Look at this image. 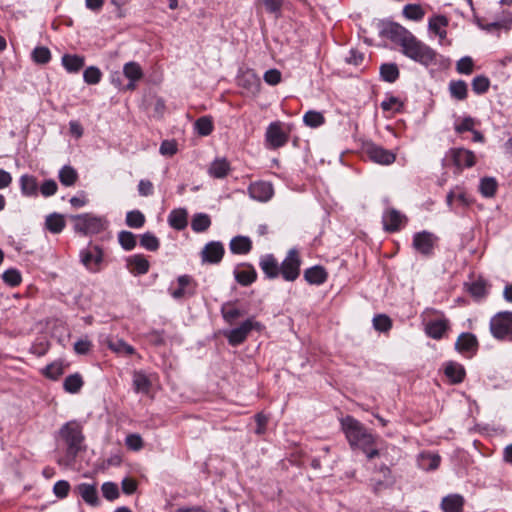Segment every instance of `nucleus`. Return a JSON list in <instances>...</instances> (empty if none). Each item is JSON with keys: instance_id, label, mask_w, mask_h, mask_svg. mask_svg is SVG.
I'll use <instances>...</instances> for the list:
<instances>
[{"instance_id": "412c9836", "label": "nucleus", "mask_w": 512, "mask_h": 512, "mask_svg": "<svg viewBox=\"0 0 512 512\" xmlns=\"http://www.w3.org/2000/svg\"><path fill=\"white\" fill-rule=\"evenodd\" d=\"M387 35L393 42L402 47L408 40V37H411L413 34L399 24H391L387 29Z\"/></svg>"}, {"instance_id": "1a4fd4ad", "label": "nucleus", "mask_w": 512, "mask_h": 512, "mask_svg": "<svg viewBox=\"0 0 512 512\" xmlns=\"http://www.w3.org/2000/svg\"><path fill=\"white\" fill-rule=\"evenodd\" d=\"M449 156L459 171L465 167L470 168L476 163L474 152L465 148H452L449 150Z\"/></svg>"}, {"instance_id": "6ab92c4d", "label": "nucleus", "mask_w": 512, "mask_h": 512, "mask_svg": "<svg viewBox=\"0 0 512 512\" xmlns=\"http://www.w3.org/2000/svg\"><path fill=\"white\" fill-rule=\"evenodd\" d=\"M75 490L82 497V499L91 506H96L99 503L98 493L95 485L82 483L79 484Z\"/></svg>"}, {"instance_id": "e433bc0d", "label": "nucleus", "mask_w": 512, "mask_h": 512, "mask_svg": "<svg viewBox=\"0 0 512 512\" xmlns=\"http://www.w3.org/2000/svg\"><path fill=\"white\" fill-rule=\"evenodd\" d=\"M381 78L389 83L395 82L399 77V69L394 63H385L380 67Z\"/></svg>"}, {"instance_id": "603ef678", "label": "nucleus", "mask_w": 512, "mask_h": 512, "mask_svg": "<svg viewBox=\"0 0 512 512\" xmlns=\"http://www.w3.org/2000/svg\"><path fill=\"white\" fill-rule=\"evenodd\" d=\"M489 86L490 80L484 75L476 76L472 80V89L476 94H483L487 92Z\"/></svg>"}, {"instance_id": "864d4df0", "label": "nucleus", "mask_w": 512, "mask_h": 512, "mask_svg": "<svg viewBox=\"0 0 512 512\" xmlns=\"http://www.w3.org/2000/svg\"><path fill=\"white\" fill-rule=\"evenodd\" d=\"M304 123L309 127H318L324 123V116L317 111H308L303 117Z\"/></svg>"}, {"instance_id": "37998d69", "label": "nucleus", "mask_w": 512, "mask_h": 512, "mask_svg": "<svg viewBox=\"0 0 512 512\" xmlns=\"http://www.w3.org/2000/svg\"><path fill=\"white\" fill-rule=\"evenodd\" d=\"M497 181L492 177H484L480 182V192L485 197H493L497 190Z\"/></svg>"}, {"instance_id": "338daca9", "label": "nucleus", "mask_w": 512, "mask_h": 512, "mask_svg": "<svg viewBox=\"0 0 512 512\" xmlns=\"http://www.w3.org/2000/svg\"><path fill=\"white\" fill-rule=\"evenodd\" d=\"M262 3L269 13L275 14L276 17L280 15L283 0H262Z\"/></svg>"}, {"instance_id": "4c0bfd02", "label": "nucleus", "mask_w": 512, "mask_h": 512, "mask_svg": "<svg viewBox=\"0 0 512 512\" xmlns=\"http://www.w3.org/2000/svg\"><path fill=\"white\" fill-rule=\"evenodd\" d=\"M211 225L210 217L205 213H198L193 216L191 228L193 231L200 233L206 231Z\"/></svg>"}, {"instance_id": "9d476101", "label": "nucleus", "mask_w": 512, "mask_h": 512, "mask_svg": "<svg viewBox=\"0 0 512 512\" xmlns=\"http://www.w3.org/2000/svg\"><path fill=\"white\" fill-rule=\"evenodd\" d=\"M436 241L434 234L428 231L418 232L413 237V247L422 255L429 256L433 253Z\"/></svg>"}, {"instance_id": "680f3d73", "label": "nucleus", "mask_w": 512, "mask_h": 512, "mask_svg": "<svg viewBox=\"0 0 512 512\" xmlns=\"http://www.w3.org/2000/svg\"><path fill=\"white\" fill-rule=\"evenodd\" d=\"M102 493L103 496L109 501L115 500L119 497L118 486L112 482H106L102 485Z\"/></svg>"}, {"instance_id": "0eeeda50", "label": "nucleus", "mask_w": 512, "mask_h": 512, "mask_svg": "<svg viewBox=\"0 0 512 512\" xmlns=\"http://www.w3.org/2000/svg\"><path fill=\"white\" fill-rule=\"evenodd\" d=\"M261 330L262 324L260 322L255 321L253 318H249L245 320L239 327L232 329L227 334V339L229 344L232 346H237L243 343L251 330Z\"/></svg>"}, {"instance_id": "49530a36", "label": "nucleus", "mask_w": 512, "mask_h": 512, "mask_svg": "<svg viewBox=\"0 0 512 512\" xmlns=\"http://www.w3.org/2000/svg\"><path fill=\"white\" fill-rule=\"evenodd\" d=\"M140 245L149 251H156L158 250L160 243L154 234L146 232L141 236Z\"/></svg>"}, {"instance_id": "7ed1b4c3", "label": "nucleus", "mask_w": 512, "mask_h": 512, "mask_svg": "<svg viewBox=\"0 0 512 512\" xmlns=\"http://www.w3.org/2000/svg\"><path fill=\"white\" fill-rule=\"evenodd\" d=\"M401 48L405 56L425 66L430 65L436 59V52L418 40L414 35L408 37V40Z\"/></svg>"}, {"instance_id": "f3484780", "label": "nucleus", "mask_w": 512, "mask_h": 512, "mask_svg": "<svg viewBox=\"0 0 512 512\" xmlns=\"http://www.w3.org/2000/svg\"><path fill=\"white\" fill-rule=\"evenodd\" d=\"M259 266L269 279H274L280 274V265L271 254L263 256L260 259Z\"/></svg>"}, {"instance_id": "72a5a7b5", "label": "nucleus", "mask_w": 512, "mask_h": 512, "mask_svg": "<svg viewBox=\"0 0 512 512\" xmlns=\"http://www.w3.org/2000/svg\"><path fill=\"white\" fill-rule=\"evenodd\" d=\"M65 224L64 217L57 213L50 214L45 221L46 228L54 234L60 233L64 229Z\"/></svg>"}, {"instance_id": "f257e3e1", "label": "nucleus", "mask_w": 512, "mask_h": 512, "mask_svg": "<svg viewBox=\"0 0 512 512\" xmlns=\"http://www.w3.org/2000/svg\"><path fill=\"white\" fill-rule=\"evenodd\" d=\"M59 436L67 445V457L74 460L78 453L84 449V435L82 425L72 420L65 423L59 430Z\"/></svg>"}, {"instance_id": "bb28decb", "label": "nucleus", "mask_w": 512, "mask_h": 512, "mask_svg": "<svg viewBox=\"0 0 512 512\" xmlns=\"http://www.w3.org/2000/svg\"><path fill=\"white\" fill-rule=\"evenodd\" d=\"M107 346L115 353L120 355H132L135 353V349L127 344L123 339L106 338L104 341Z\"/></svg>"}, {"instance_id": "ea45409f", "label": "nucleus", "mask_w": 512, "mask_h": 512, "mask_svg": "<svg viewBox=\"0 0 512 512\" xmlns=\"http://www.w3.org/2000/svg\"><path fill=\"white\" fill-rule=\"evenodd\" d=\"M123 73L129 81H138L143 77V71L136 62H128L124 65Z\"/></svg>"}, {"instance_id": "423d86ee", "label": "nucleus", "mask_w": 512, "mask_h": 512, "mask_svg": "<svg viewBox=\"0 0 512 512\" xmlns=\"http://www.w3.org/2000/svg\"><path fill=\"white\" fill-rule=\"evenodd\" d=\"M300 265L301 260L298 252L291 249L280 265V274L286 281H295L300 274Z\"/></svg>"}, {"instance_id": "69168bd1", "label": "nucleus", "mask_w": 512, "mask_h": 512, "mask_svg": "<svg viewBox=\"0 0 512 512\" xmlns=\"http://www.w3.org/2000/svg\"><path fill=\"white\" fill-rule=\"evenodd\" d=\"M403 104L397 97L391 96L387 100L381 103V108L384 111L394 110L395 112H399L402 108Z\"/></svg>"}, {"instance_id": "de8ad7c7", "label": "nucleus", "mask_w": 512, "mask_h": 512, "mask_svg": "<svg viewBox=\"0 0 512 512\" xmlns=\"http://www.w3.org/2000/svg\"><path fill=\"white\" fill-rule=\"evenodd\" d=\"M120 245L125 250H132L136 246V237L132 232L121 231L118 235Z\"/></svg>"}, {"instance_id": "8fccbe9b", "label": "nucleus", "mask_w": 512, "mask_h": 512, "mask_svg": "<svg viewBox=\"0 0 512 512\" xmlns=\"http://www.w3.org/2000/svg\"><path fill=\"white\" fill-rule=\"evenodd\" d=\"M373 326L380 332H387L392 327V321L387 315L379 314L373 318Z\"/></svg>"}, {"instance_id": "ddd939ff", "label": "nucleus", "mask_w": 512, "mask_h": 512, "mask_svg": "<svg viewBox=\"0 0 512 512\" xmlns=\"http://www.w3.org/2000/svg\"><path fill=\"white\" fill-rule=\"evenodd\" d=\"M223 255L224 247L222 243L217 241L207 243L201 252L202 261L211 264L219 263Z\"/></svg>"}, {"instance_id": "f8f14e48", "label": "nucleus", "mask_w": 512, "mask_h": 512, "mask_svg": "<svg viewBox=\"0 0 512 512\" xmlns=\"http://www.w3.org/2000/svg\"><path fill=\"white\" fill-rule=\"evenodd\" d=\"M266 141L274 149L280 148L288 142V135L282 130L280 122H273L268 126Z\"/></svg>"}, {"instance_id": "b1692460", "label": "nucleus", "mask_w": 512, "mask_h": 512, "mask_svg": "<svg viewBox=\"0 0 512 512\" xmlns=\"http://www.w3.org/2000/svg\"><path fill=\"white\" fill-rule=\"evenodd\" d=\"M464 499L459 494H451L443 498L441 507L444 512H462Z\"/></svg>"}, {"instance_id": "393cba45", "label": "nucleus", "mask_w": 512, "mask_h": 512, "mask_svg": "<svg viewBox=\"0 0 512 512\" xmlns=\"http://www.w3.org/2000/svg\"><path fill=\"white\" fill-rule=\"evenodd\" d=\"M305 280L310 284L320 285L327 279V272L322 266H313L304 272Z\"/></svg>"}, {"instance_id": "a211bd4d", "label": "nucleus", "mask_w": 512, "mask_h": 512, "mask_svg": "<svg viewBox=\"0 0 512 512\" xmlns=\"http://www.w3.org/2000/svg\"><path fill=\"white\" fill-rule=\"evenodd\" d=\"M449 327L447 319H436L428 322L425 327L426 334L433 339H441Z\"/></svg>"}, {"instance_id": "4be33fe9", "label": "nucleus", "mask_w": 512, "mask_h": 512, "mask_svg": "<svg viewBox=\"0 0 512 512\" xmlns=\"http://www.w3.org/2000/svg\"><path fill=\"white\" fill-rule=\"evenodd\" d=\"M127 265L131 273L135 275L146 274L149 271V261L143 255H133L127 259Z\"/></svg>"}, {"instance_id": "052dcab7", "label": "nucleus", "mask_w": 512, "mask_h": 512, "mask_svg": "<svg viewBox=\"0 0 512 512\" xmlns=\"http://www.w3.org/2000/svg\"><path fill=\"white\" fill-rule=\"evenodd\" d=\"M191 277L188 275H182L178 277V285L179 287L172 292V296L175 299H180L186 295V287L191 283Z\"/></svg>"}, {"instance_id": "5fc2aeb1", "label": "nucleus", "mask_w": 512, "mask_h": 512, "mask_svg": "<svg viewBox=\"0 0 512 512\" xmlns=\"http://www.w3.org/2000/svg\"><path fill=\"white\" fill-rule=\"evenodd\" d=\"M2 279L6 284H8L11 287L18 286L22 281L21 274L17 269L6 270L2 275Z\"/></svg>"}, {"instance_id": "2f4dec72", "label": "nucleus", "mask_w": 512, "mask_h": 512, "mask_svg": "<svg viewBox=\"0 0 512 512\" xmlns=\"http://www.w3.org/2000/svg\"><path fill=\"white\" fill-rule=\"evenodd\" d=\"M133 386L136 392L148 393L151 388V381L143 371H134Z\"/></svg>"}, {"instance_id": "a19ab883", "label": "nucleus", "mask_w": 512, "mask_h": 512, "mask_svg": "<svg viewBox=\"0 0 512 512\" xmlns=\"http://www.w3.org/2000/svg\"><path fill=\"white\" fill-rule=\"evenodd\" d=\"M403 15L409 20L419 21L424 17L425 11L419 4H407L403 8Z\"/></svg>"}, {"instance_id": "774afa93", "label": "nucleus", "mask_w": 512, "mask_h": 512, "mask_svg": "<svg viewBox=\"0 0 512 512\" xmlns=\"http://www.w3.org/2000/svg\"><path fill=\"white\" fill-rule=\"evenodd\" d=\"M70 490V484L65 480H60L55 483L53 492L58 498H65Z\"/></svg>"}, {"instance_id": "13d9d810", "label": "nucleus", "mask_w": 512, "mask_h": 512, "mask_svg": "<svg viewBox=\"0 0 512 512\" xmlns=\"http://www.w3.org/2000/svg\"><path fill=\"white\" fill-rule=\"evenodd\" d=\"M63 365L60 362H53L44 369V375L52 380H57L63 374Z\"/></svg>"}, {"instance_id": "9b49d317", "label": "nucleus", "mask_w": 512, "mask_h": 512, "mask_svg": "<svg viewBox=\"0 0 512 512\" xmlns=\"http://www.w3.org/2000/svg\"><path fill=\"white\" fill-rule=\"evenodd\" d=\"M81 262L92 272L100 270V264L103 261V252L99 246H93L91 249L83 250L80 253Z\"/></svg>"}, {"instance_id": "58836bf2", "label": "nucleus", "mask_w": 512, "mask_h": 512, "mask_svg": "<svg viewBox=\"0 0 512 512\" xmlns=\"http://www.w3.org/2000/svg\"><path fill=\"white\" fill-rule=\"evenodd\" d=\"M83 379L79 373L69 375L65 378L63 386L65 391L69 393H77L83 386Z\"/></svg>"}, {"instance_id": "f03ea898", "label": "nucleus", "mask_w": 512, "mask_h": 512, "mask_svg": "<svg viewBox=\"0 0 512 512\" xmlns=\"http://www.w3.org/2000/svg\"><path fill=\"white\" fill-rule=\"evenodd\" d=\"M342 429L345 432L351 446H359L362 449L374 443V437L367 429L352 416H346L341 420Z\"/></svg>"}, {"instance_id": "cd10ccee", "label": "nucleus", "mask_w": 512, "mask_h": 512, "mask_svg": "<svg viewBox=\"0 0 512 512\" xmlns=\"http://www.w3.org/2000/svg\"><path fill=\"white\" fill-rule=\"evenodd\" d=\"M252 249V242L246 236H236L230 241V250L234 254H247Z\"/></svg>"}, {"instance_id": "c9c22d12", "label": "nucleus", "mask_w": 512, "mask_h": 512, "mask_svg": "<svg viewBox=\"0 0 512 512\" xmlns=\"http://www.w3.org/2000/svg\"><path fill=\"white\" fill-rule=\"evenodd\" d=\"M223 318L229 324H232L237 318L245 315L243 310L238 309L232 303H225L221 308Z\"/></svg>"}, {"instance_id": "a18cd8bd", "label": "nucleus", "mask_w": 512, "mask_h": 512, "mask_svg": "<svg viewBox=\"0 0 512 512\" xmlns=\"http://www.w3.org/2000/svg\"><path fill=\"white\" fill-rule=\"evenodd\" d=\"M126 223L131 228H140L145 223V216L138 210L130 211L126 215Z\"/></svg>"}, {"instance_id": "c03bdc74", "label": "nucleus", "mask_w": 512, "mask_h": 512, "mask_svg": "<svg viewBox=\"0 0 512 512\" xmlns=\"http://www.w3.org/2000/svg\"><path fill=\"white\" fill-rule=\"evenodd\" d=\"M421 466L427 470H435L439 467L441 458L437 454L422 453L420 456Z\"/></svg>"}, {"instance_id": "473e14b6", "label": "nucleus", "mask_w": 512, "mask_h": 512, "mask_svg": "<svg viewBox=\"0 0 512 512\" xmlns=\"http://www.w3.org/2000/svg\"><path fill=\"white\" fill-rule=\"evenodd\" d=\"M78 178V173L72 166L65 165L59 171V180L64 186H73Z\"/></svg>"}, {"instance_id": "09e8293b", "label": "nucleus", "mask_w": 512, "mask_h": 512, "mask_svg": "<svg viewBox=\"0 0 512 512\" xmlns=\"http://www.w3.org/2000/svg\"><path fill=\"white\" fill-rule=\"evenodd\" d=\"M195 128L200 135L207 136L213 130L212 120L207 116L200 117L195 122Z\"/></svg>"}, {"instance_id": "f704fd0d", "label": "nucleus", "mask_w": 512, "mask_h": 512, "mask_svg": "<svg viewBox=\"0 0 512 512\" xmlns=\"http://www.w3.org/2000/svg\"><path fill=\"white\" fill-rule=\"evenodd\" d=\"M449 91L453 98L457 100H465L468 94V87L463 80H454L449 83Z\"/></svg>"}, {"instance_id": "3c124183", "label": "nucleus", "mask_w": 512, "mask_h": 512, "mask_svg": "<svg viewBox=\"0 0 512 512\" xmlns=\"http://www.w3.org/2000/svg\"><path fill=\"white\" fill-rule=\"evenodd\" d=\"M101 77H102L101 71L99 70V68H97L95 66H90V67L86 68L83 73L84 81L90 85L99 83L101 80Z\"/></svg>"}, {"instance_id": "aec40b11", "label": "nucleus", "mask_w": 512, "mask_h": 512, "mask_svg": "<svg viewBox=\"0 0 512 512\" xmlns=\"http://www.w3.org/2000/svg\"><path fill=\"white\" fill-rule=\"evenodd\" d=\"M444 373L452 384L461 383L466 375L464 367L453 361H450L445 365Z\"/></svg>"}, {"instance_id": "0e129e2a", "label": "nucleus", "mask_w": 512, "mask_h": 512, "mask_svg": "<svg viewBox=\"0 0 512 512\" xmlns=\"http://www.w3.org/2000/svg\"><path fill=\"white\" fill-rule=\"evenodd\" d=\"M125 443L133 451H139L143 447V440L139 434H129Z\"/></svg>"}, {"instance_id": "bf43d9fd", "label": "nucleus", "mask_w": 512, "mask_h": 512, "mask_svg": "<svg viewBox=\"0 0 512 512\" xmlns=\"http://www.w3.org/2000/svg\"><path fill=\"white\" fill-rule=\"evenodd\" d=\"M474 62L471 57L465 56L457 61L456 70L459 74L470 75L473 72Z\"/></svg>"}, {"instance_id": "7c9ffc66", "label": "nucleus", "mask_w": 512, "mask_h": 512, "mask_svg": "<svg viewBox=\"0 0 512 512\" xmlns=\"http://www.w3.org/2000/svg\"><path fill=\"white\" fill-rule=\"evenodd\" d=\"M168 222L172 228L183 230L187 226V212L184 209L173 210L168 217Z\"/></svg>"}, {"instance_id": "e2e57ef3", "label": "nucleus", "mask_w": 512, "mask_h": 512, "mask_svg": "<svg viewBox=\"0 0 512 512\" xmlns=\"http://www.w3.org/2000/svg\"><path fill=\"white\" fill-rule=\"evenodd\" d=\"M448 25V20L445 16L438 15L429 20V29L434 33H440L442 27Z\"/></svg>"}, {"instance_id": "79ce46f5", "label": "nucleus", "mask_w": 512, "mask_h": 512, "mask_svg": "<svg viewBox=\"0 0 512 512\" xmlns=\"http://www.w3.org/2000/svg\"><path fill=\"white\" fill-rule=\"evenodd\" d=\"M20 183L23 194L27 196L36 194L38 184L35 177L23 175L20 179Z\"/></svg>"}, {"instance_id": "4468645a", "label": "nucleus", "mask_w": 512, "mask_h": 512, "mask_svg": "<svg viewBox=\"0 0 512 512\" xmlns=\"http://www.w3.org/2000/svg\"><path fill=\"white\" fill-rule=\"evenodd\" d=\"M406 221V216L394 208L387 209L382 217L384 229L388 232L398 231L401 224Z\"/></svg>"}, {"instance_id": "6e6552de", "label": "nucleus", "mask_w": 512, "mask_h": 512, "mask_svg": "<svg viewBox=\"0 0 512 512\" xmlns=\"http://www.w3.org/2000/svg\"><path fill=\"white\" fill-rule=\"evenodd\" d=\"M364 151L370 160L381 165H390L396 159V155L392 151L374 143H367L364 146Z\"/></svg>"}, {"instance_id": "2eb2a0df", "label": "nucleus", "mask_w": 512, "mask_h": 512, "mask_svg": "<svg viewBox=\"0 0 512 512\" xmlns=\"http://www.w3.org/2000/svg\"><path fill=\"white\" fill-rule=\"evenodd\" d=\"M249 194L259 201H267L273 195V187L267 182H255L249 186Z\"/></svg>"}, {"instance_id": "4d7b16f0", "label": "nucleus", "mask_w": 512, "mask_h": 512, "mask_svg": "<svg viewBox=\"0 0 512 512\" xmlns=\"http://www.w3.org/2000/svg\"><path fill=\"white\" fill-rule=\"evenodd\" d=\"M32 58L36 63L46 64L51 59L50 50L47 47H36L32 52Z\"/></svg>"}, {"instance_id": "dca6fc26", "label": "nucleus", "mask_w": 512, "mask_h": 512, "mask_svg": "<svg viewBox=\"0 0 512 512\" xmlns=\"http://www.w3.org/2000/svg\"><path fill=\"white\" fill-rule=\"evenodd\" d=\"M238 84L248 93L255 95L260 91L261 81L252 71H246L238 78Z\"/></svg>"}, {"instance_id": "39448f33", "label": "nucleus", "mask_w": 512, "mask_h": 512, "mask_svg": "<svg viewBox=\"0 0 512 512\" xmlns=\"http://www.w3.org/2000/svg\"><path fill=\"white\" fill-rule=\"evenodd\" d=\"M493 336L500 340H512V312H500L490 321Z\"/></svg>"}, {"instance_id": "20e7f679", "label": "nucleus", "mask_w": 512, "mask_h": 512, "mask_svg": "<svg viewBox=\"0 0 512 512\" xmlns=\"http://www.w3.org/2000/svg\"><path fill=\"white\" fill-rule=\"evenodd\" d=\"M74 222V230L84 235H94L102 232L106 227L103 218L86 213L70 217Z\"/></svg>"}, {"instance_id": "a878e982", "label": "nucleus", "mask_w": 512, "mask_h": 512, "mask_svg": "<svg viewBox=\"0 0 512 512\" xmlns=\"http://www.w3.org/2000/svg\"><path fill=\"white\" fill-rule=\"evenodd\" d=\"M478 346L476 337L471 333H462L456 343L455 347L460 352L475 351Z\"/></svg>"}, {"instance_id": "5701e85b", "label": "nucleus", "mask_w": 512, "mask_h": 512, "mask_svg": "<svg viewBox=\"0 0 512 512\" xmlns=\"http://www.w3.org/2000/svg\"><path fill=\"white\" fill-rule=\"evenodd\" d=\"M85 64V58L77 54H65L62 57V65L70 73L79 72Z\"/></svg>"}, {"instance_id": "c756f323", "label": "nucleus", "mask_w": 512, "mask_h": 512, "mask_svg": "<svg viewBox=\"0 0 512 512\" xmlns=\"http://www.w3.org/2000/svg\"><path fill=\"white\" fill-rule=\"evenodd\" d=\"M230 171V164L225 158L214 160L209 167V174L214 178H224Z\"/></svg>"}, {"instance_id": "c85d7f7f", "label": "nucleus", "mask_w": 512, "mask_h": 512, "mask_svg": "<svg viewBox=\"0 0 512 512\" xmlns=\"http://www.w3.org/2000/svg\"><path fill=\"white\" fill-rule=\"evenodd\" d=\"M244 266L246 268L243 270H235L234 276L239 284H241L242 286H249L256 280L257 273L251 265L247 264Z\"/></svg>"}, {"instance_id": "6e6d98bb", "label": "nucleus", "mask_w": 512, "mask_h": 512, "mask_svg": "<svg viewBox=\"0 0 512 512\" xmlns=\"http://www.w3.org/2000/svg\"><path fill=\"white\" fill-rule=\"evenodd\" d=\"M468 291L476 299L483 298L486 295V282L481 279L476 280L468 286Z\"/></svg>"}]
</instances>
